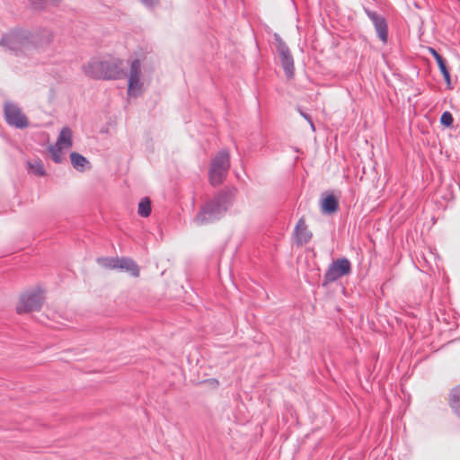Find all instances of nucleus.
<instances>
[{
	"label": "nucleus",
	"instance_id": "nucleus-1",
	"mask_svg": "<svg viewBox=\"0 0 460 460\" xmlns=\"http://www.w3.org/2000/svg\"><path fill=\"white\" fill-rule=\"evenodd\" d=\"M237 189L235 187L222 189L200 208L195 217V222L199 225H204L220 219L231 207Z\"/></svg>",
	"mask_w": 460,
	"mask_h": 460
},
{
	"label": "nucleus",
	"instance_id": "nucleus-2",
	"mask_svg": "<svg viewBox=\"0 0 460 460\" xmlns=\"http://www.w3.org/2000/svg\"><path fill=\"white\" fill-rule=\"evenodd\" d=\"M122 64L123 62L119 58H93L82 66V70L86 76L92 79L117 80L127 75L122 69Z\"/></svg>",
	"mask_w": 460,
	"mask_h": 460
},
{
	"label": "nucleus",
	"instance_id": "nucleus-3",
	"mask_svg": "<svg viewBox=\"0 0 460 460\" xmlns=\"http://www.w3.org/2000/svg\"><path fill=\"white\" fill-rule=\"evenodd\" d=\"M37 41L38 36L31 31L22 29H13L3 35L0 40V45L18 56L34 49Z\"/></svg>",
	"mask_w": 460,
	"mask_h": 460
},
{
	"label": "nucleus",
	"instance_id": "nucleus-4",
	"mask_svg": "<svg viewBox=\"0 0 460 460\" xmlns=\"http://www.w3.org/2000/svg\"><path fill=\"white\" fill-rule=\"evenodd\" d=\"M230 168V154L227 149H222L212 158L208 172L209 182L212 186L220 185L227 176Z\"/></svg>",
	"mask_w": 460,
	"mask_h": 460
},
{
	"label": "nucleus",
	"instance_id": "nucleus-5",
	"mask_svg": "<svg viewBox=\"0 0 460 460\" xmlns=\"http://www.w3.org/2000/svg\"><path fill=\"white\" fill-rule=\"evenodd\" d=\"M43 302V290L40 288H36L21 296L20 301L16 306V312L22 314L32 311H39L41 309Z\"/></svg>",
	"mask_w": 460,
	"mask_h": 460
},
{
	"label": "nucleus",
	"instance_id": "nucleus-6",
	"mask_svg": "<svg viewBox=\"0 0 460 460\" xmlns=\"http://www.w3.org/2000/svg\"><path fill=\"white\" fill-rule=\"evenodd\" d=\"M351 270V262L348 258L342 257L332 261L324 273L323 286L326 287L339 279L349 275Z\"/></svg>",
	"mask_w": 460,
	"mask_h": 460
},
{
	"label": "nucleus",
	"instance_id": "nucleus-7",
	"mask_svg": "<svg viewBox=\"0 0 460 460\" xmlns=\"http://www.w3.org/2000/svg\"><path fill=\"white\" fill-rule=\"evenodd\" d=\"M4 115L6 123L15 128L22 129L28 127L29 120L22 111L18 104L12 102H5L4 104Z\"/></svg>",
	"mask_w": 460,
	"mask_h": 460
},
{
	"label": "nucleus",
	"instance_id": "nucleus-8",
	"mask_svg": "<svg viewBox=\"0 0 460 460\" xmlns=\"http://www.w3.org/2000/svg\"><path fill=\"white\" fill-rule=\"evenodd\" d=\"M274 38L277 42V52L285 75L287 78H292L295 74V65L291 51L279 34L276 33Z\"/></svg>",
	"mask_w": 460,
	"mask_h": 460
},
{
	"label": "nucleus",
	"instance_id": "nucleus-9",
	"mask_svg": "<svg viewBox=\"0 0 460 460\" xmlns=\"http://www.w3.org/2000/svg\"><path fill=\"white\" fill-rule=\"evenodd\" d=\"M363 10L367 18L372 22L377 38L382 43L386 44L388 42V24L385 17L367 7H363Z\"/></svg>",
	"mask_w": 460,
	"mask_h": 460
},
{
	"label": "nucleus",
	"instance_id": "nucleus-10",
	"mask_svg": "<svg viewBox=\"0 0 460 460\" xmlns=\"http://www.w3.org/2000/svg\"><path fill=\"white\" fill-rule=\"evenodd\" d=\"M312 233L308 230L305 219L300 218L295 227L296 243L298 245H304L312 239Z\"/></svg>",
	"mask_w": 460,
	"mask_h": 460
},
{
	"label": "nucleus",
	"instance_id": "nucleus-11",
	"mask_svg": "<svg viewBox=\"0 0 460 460\" xmlns=\"http://www.w3.org/2000/svg\"><path fill=\"white\" fill-rule=\"evenodd\" d=\"M429 52L431 54V56L435 58L437 65L443 75V78L445 82L447 84H450L451 83V77L450 73L448 71V68L447 66L446 60L443 58V57L432 47L428 48Z\"/></svg>",
	"mask_w": 460,
	"mask_h": 460
},
{
	"label": "nucleus",
	"instance_id": "nucleus-12",
	"mask_svg": "<svg viewBox=\"0 0 460 460\" xmlns=\"http://www.w3.org/2000/svg\"><path fill=\"white\" fill-rule=\"evenodd\" d=\"M114 262L119 263L115 265L119 270L128 271L134 277H137L139 275V268L132 259L121 257L119 258V261H114Z\"/></svg>",
	"mask_w": 460,
	"mask_h": 460
},
{
	"label": "nucleus",
	"instance_id": "nucleus-13",
	"mask_svg": "<svg viewBox=\"0 0 460 460\" xmlns=\"http://www.w3.org/2000/svg\"><path fill=\"white\" fill-rule=\"evenodd\" d=\"M339 208V202L333 194H328L324 197L321 203V209L323 213L332 214Z\"/></svg>",
	"mask_w": 460,
	"mask_h": 460
},
{
	"label": "nucleus",
	"instance_id": "nucleus-14",
	"mask_svg": "<svg viewBox=\"0 0 460 460\" xmlns=\"http://www.w3.org/2000/svg\"><path fill=\"white\" fill-rule=\"evenodd\" d=\"M449 406L453 412L460 418V385L452 388L449 394Z\"/></svg>",
	"mask_w": 460,
	"mask_h": 460
},
{
	"label": "nucleus",
	"instance_id": "nucleus-15",
	"mask_svg": "<svg viewBox=\"0 0 460 460\" xmlns=\"http://www.w3.org/2000/svg\"><path fill=\"white\" fill-rule=\"evenodd\" d=\"M72 130L68 127H63L59 132L57 146L61 147H71L73 146Z\"/></svg>",
	"mask_w": 460,
	"mask_h": 460
},
{
	"label": "nucleus",
	"instance_id": "nucleus-16",
	"mask_svg": "<svg viewBox=\"0 0 460 460\" xmlns=\"http://www.w3.org/2000/svg\"><path fill=\"white\" fill-rule=\"evenodd\" d=\"M70 159L73 167L80 172L84 171L86 167H90L89 161L79 153L72 152L70 154Z\"/></svg>",
	"mask_w": 460,
	"mask_h": 460
},
{
	"label": "nucleus",
	"instance_id": "nucleus-17",
	"mask_svg": "<svg viewBox=\"0 0 460 460\" xmlns=\"http://www.w3.org/2000/svg\"><path fill=\"white\" fill-rule=\"evenodd\" d=\"M128 95L137 96L141 93L140 90L143 84L140 77H128Z\"/></svg>",
	"mask_w": 460,
	"mask_h": 460
},
{
	"label": "nucleus",
	"instance_id": "nucleus-18",
	"mask_svg": "<svg viewBox=\"0 0 460 460\" xmlns=\"http://www.w3.org/2000/svg\"><path fill=\"white\" fill-rule=\"evenodd\" d=\"M137 213L140 217H147L150 216L151 214V202H150V199L146 197V198H143L139 204H138V209H137Z\"/></svg>",
	"mask_w": 460,
	"mask_h": 460
},
{
	"label": "nucleus",
	"instance_id": "nucleus-19",
	"mask_svg": "<svg viewBox=\"0 0 460 460\" xmlns=\"http://www.w3.org/2000/svg\"><path fill=\"white\" fill-rule=\"evenodd\" d=\"M141 75V62L139 59L135 58L131 61L128 77H140Z\"/></svg>",
	"mask_w": 460,
	"mask_h": 460
},
{
	"label": "nucleus",
	"instance_id": "nucleus-20",
	"mask_svg": "<svg viewBox=\"0 0 460 460\" xmlns=\"http://www.w3.org/2000/svg\"><path fill=\"white\" fill-rule=\"evenodd\" d=\"M61 149H62V147L59 146H50L49 147V153H50L51 159L56 164H60L62 162V151H61Z\"/></svg>",
	"mask_w": 460,
	"mask_h": 460
},
{
	"label": "nucleus",
	"instance_id": "nucleus-21",
	"mask_svg": "<svg viewBox=\"0 0 460 460\" xmlns=\"http://www.w3.org/2000/svg\"><path fill=\"white\" fill-rule=\"evenodd\" d=\"M454 118L451 112L446 111L441 114L440 123L442 126L449 128L453 125Z\"/></svg>",
	"mask_w": 460,
	"mask_h": 460
},
{
	"label": "nucleus",
	"instance_id": "nucleus-22",
	"mask_svg": "<svg viewBox=\"0 0 460 460\" xmlns=\"http://www.w3.org/2000/svg\"><path fill=\"white\" fill-rule=\"evenodd\" d=\"M114 261H119V258H102L98 259V261H103V265L109 269H118V267H115L117 263L114 262Z\"/></svg>",
	"mask_w": 460,
	"mask_h": 460
},
{
	"label": "nucleus",
	"instance_id": "nucleus-23",
	"mask_svg": "<svg viewBox=\"0 0 460 460\" xmlns=\"http://www.w3.org/2000/svg\"><path fill=\"white\" fill-rule=\"evenodd\" d=\"M29 164L31 167V169H33V172L36 175H39V176L45 175L46 172H45L44 167L40 162H37L36 164Z\"/></svg>",
	"mask_w": 460,
	"mask_h": 460
},
{
	"label": "nucleus",
	"instance_id": "nucleus-24",
	"mask_svg": "<svg viewBox=\"0 0 460 460\" xmlns=\"http://www.w3.org/2000/svg\"><path fill=\"white\" fill-rule=\"evenodd\" d=\"M298 111H299L300 115H301L303 118H305V119L309 122L311 128H312L313 130H314V129H315V128H314V122H313V120H312L311 116H310V115H308L307 113L304 112L301 109H298Z\"/></svg>",
	"mask_w": 460,
	"mask_h": 460
},
{
	"label": "nucleus",
	"instance_id": "nucleus-25",
	"mask_svg": "<svg viewBox=\"0 0 460 460\" xmlns=\"http://www.w3.org/2000/svg\"><path fill=\"white\" fill-rule=\"evenodd\" d=\"M144 5H146L148 8L154 7L155 4H157L158 0H139Z\"/></svg>",
	"mask_w": 460,
	"mask_h": 460
},
{
	"label": "nucleus",
	"instance_id": "nucleus-26",
	"mask_svg": "<svg viewBox=\"0 0 460 460\" xmlns=\"http://www.w3.org/2000/svg\"><path fill=\"white\" fill-rule=\"evenodd\" d=\"M212 384H217L218 385V381L217 379H212Z\"/></svg>",
	"mask_w": 460,
	"mask_h": 460
},
{
	"label": "nucleus",
	"instance_id": "nucleus-27",
	"mask_svg": "<svg viewBox=\"0 0 460 460\" xmlns=\"http://www.w3.org/2000/svg\"><path fill=\"white\" fill-rule=\"evenodd\" d=\"M49 1L57 3V2H59L60 0H49Z\"/></svg>",
	"mask_w": 460,
	"mask_h": 460
}]
</instances>
